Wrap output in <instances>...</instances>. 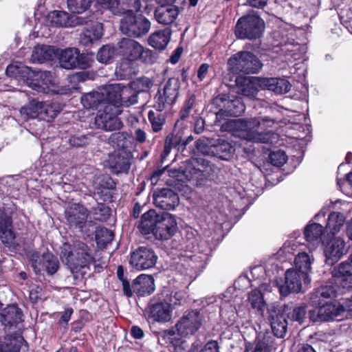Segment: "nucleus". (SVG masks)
<instances>
[{"label":"nucleus","instance_id":"6e6d98bb","mask_svg":"<svg viewBox=\"0 0 352 352\" xmlns=\"http://www.w3.org/2000/svg\"><path fill=\"white\" fill-rule=\"evenodd\" d=\"M233 148L229 143L223 142L216 146H212L211 153L218 155L220 157L226 158L232 152Z\"/></svg>","mask_w":352,"mask_h":352},{"label":"nucleus","instance_id":"423d86ee","mask_svg":"<svg viewBox=\"0 0 352 352\" xmlns=\"http://www.w3.org/2000/svg\"><path fill=\"white\" fill-rule=\"evenodd\" d=\"M265 23L258 15L249 14L241 17L235 27V35L240 39L254 40L263 34Z\"/></svg>","mask_w":352,"mask_h":352},{"label":"nucleus","instance_id":"bb28decb","mask_svg":"<svg viewBox=\"0 0 352 352\" xmlns=\"http://www.w3.org/2000/svg\"><path fill=\"white\" fill-rule=\"evenodd\" d=\"M15 239V233L12 228L11 216L0 210V240L6 245H10Z\"/></svg>","mask_w":352,"mask_h":352},{"label":"nucleus","instance_id":"bf43d9fd","mask_svg":"<svg viewBox=\"0 0 352 352\" xmlns=\"http://www.w3.org/2000/svg\"><path fill=\"white\" fill-rule=\"evenodd\" d=\"M306 307L300 306L293 309L292 312L288 314V317L292 320L298 321L302 323L305 318Z\"/></svg>","mask_w":352,"mask_h":352},{"label":"nucleus","instance_id":"9d476101","mask_svg":"<svg viewBox=\"0 0 352 352\" xmlns=\"http://www.w3.org/2000/svg\"><path fill=\"white\" fill-rule=\"evenodd\" d=\"M121 113L119 108L111 104L104 105L103 110H99L95 118V124L98 129L105 131L119 130L122 123L118 116Z\"/></svg>","mask_w":352,"mask_h":352},{"label":"nucleus","instance_id":"a878e982","mask_svg":"<svg viewBox=\"0 0 352 352\" xmlns=\"http://www.w3.org/2000/svg\"><path fill=\"white\" fill-rule=\"evenodd\" d=\"M269 320L274 334L278 338H283L288 325L286 316L280 310L272 308L269 310Z\"/></svg>","mask_w":352,"mask_h":352},{"label":"nucleus","instance_id":"b1692460","mask_svg":"<svg viewBox=\"0 0 352 352\" xmlns=\"http://www.w3.org/2000/svg\"><path fill=\"white\" fill-rule=\"evenodd\" d=\"M131 153L124 149L113 153L109 160L111 169L116 174L128 172L131 166Z\"/></svg>","mask_w":352,"mask_h":352},{"label":"nucleus","instance_id":"37998d69","mask_svg":"<svg viewBox=\"0 0 352 352\" xmlns=\"http://www.w3.org/2000/svg\"><path fill=\"white\" fill-rule=\"evenodd\" d=\"M241 80L242 82L241 84L239 85V80H236V83L238 85L237 93L249 98H256L257 96L258 89L256 87V85L257 83L255 82V80L248 78H243Z\"/></svg>","mask_w":352,"mask_h":352},{"label":"nucleus","instance_id":"c03bdc74","mask_svg":"<svg viewBox=\"0 0 352 352\" xmlns=\"http://www.w3.org/2000/svg\"><path fill=\"white\" fill-rule=\"evenodd\" d=\"M121 84L111 85L107 89L106 97L104 96L105 104L115 105L117 108L121 106V91L122 90Z\"/></svg>","mask_w":352,"mask_h":352},{"label":"nucleus","instance_id":"c9c22d12","mask_svg":"<svg viewBox=\"0 0 352 352\" xmlns=\"http://www.w3.org/2000/svg\"><path fill=\"white\" fill-rule=\"evenodd\" d=\"M274 349V338L269 333H260L255 341L252 350L245 352H272Z\"/></svg>","mask_w":352,"mask_h":352},{"label":"nucleus","instance_id":"052dcab7","mask_svg":"<svg viewBox=\"0 0 352 352\" xmlns=\"http://www.w3.org/2000/svg\"><path fill=\"white\" fill-rule=\"evenodd\" d=\"M185 294L182 291H173L169 294L167 300L170 307L181 305L184 300Z\"/></svg>","mask_w":352,"mask_h":352},{"label":"nucleus","instance_id":"5fc2aeb1","mask_svg":"<svg viewBox=\"0 0 352 352\" xmlns=\"http://www.w3.org/2000/svg\"><path fill=\"white\" fill-rule=\"evenodd\" d=\"M114 54V49L109 45H105L102 47L98 51L97 60L102 63H108L112 59Z\"/></svg>","mask_w":352,"mask_h":352},{"label":"nucleus","instance_id":"a19ab883","mask_svg":"<svg viewBox=\"0 0 352 352\" xmlns=\"http://www.w3.org/2000/svg\"><path fill=\"white\" fill-rule=\"evenodd\" d=\"M102 34V24L96 23L83 31L80 35V42L85 45H88L94 41L100 39Z\"/></svg>","mask_w":352,"mask_h":352},{"label":"nucleus","instance_id":"f3484780","mask_svg":"<svg viewBox=\"0 0 352 352\" xmlns=\"http://www.w3.org/2000/svg\"><path fill=\"white\" fill-rule=\"evenodd\" d=\"M213 103L220 107L217 113V117L224 113L231 116H238L245 111V106L238 98L231 100L226 95H219L214 99Z\"/></svg>","mask_w":352,"mask_h":352},{"label":"nucleus","instance_id":"dca6fc26","mask_svg":"<svg viewBox=\"0 0 352 352\" xmlns=\"http://www.w3.org/2000/svg\"><path fill=\"white\" fill-rule=\"evenodd\" d=\"M201 324V317L198 311H192L184 315L175 324L178 336L187 337L197 331Z\"/></svg>","mask_w":352,"mask_h":352},{"label":"nucleus","instance_id":"338daca9","mask_svg":"<svg viewBox=\"0 0 352 352\" xmlns=\"http://www.w3.org/2000/svg\"><path fill=\"white\" fill-rule=\"evenodd\" d=\"M130 60H125L123 62H122L118 67H117L116 70L120 72H124V75L126 76L131 73V69H130Z\"/></svg>","mask_w":352,"mask_h":352},{"label":"nucleus","instance_id":"5701e85b","mask_svg":"<svg viewBox=\"0 0 352 352\" xmlns=\"http://www.w3.org/2000/svg\"><path fill=\"white\" fill-rule=\"evenodd\" d=\"M118 46L119 53L131 61L140 58L144 52L143 47L139 43L127 38L121 39Z\"/></svg>","mask_w":352,"mask_h":352},{"label":"nucleus","instance_id":"13d9d810","mask_svg":"<svg viewBox=\"0 0 352 352\" xmlns=\"http://www.w3.org/2000/svg\"><path fill=\"white\" fill-rule=\"evenodd\" d=\"M115 182L109 176L102 177L98 184V193L107 195L109 190L115 188Z\"/></svg>","mask_w":352,"mask_h":352},{"label":"nucleus","instance_id":"20e7f679","mask_svg":"<svg viewBox=\"0 0 352 352\" xmlns=\"http://www.w3.org/2000/svg\"><path fill=\"white\" fill-rule=\"evenodd\" d=\"M60 110L58 104L56 102H42L34 99L23 106L20 109L19 113L21 118L25 121L37 118L50 122L56 116Z\"/></svg>","mask_w":352,"mask_h":352},{"label":"nucleus","instance_id":"412c9836","mask_svg":"<svg viewBox=\"0 0 352 352\" xmlns=\"http://www.w3.org/2000/svg\"><path fill=\"white\" fill-rule=\"evenodd\" d=\"M322 245L327 261L329 264L337 262L347 252L345 241L340 237L334 238L327 243L322 241Z\"/></svg>","mask_w":352,"mask_h":352},{"label":"nucleus","instance_id":"473e14b6","mask_svg":"<svg viewBox=\"0 0 352 352\" xmlns=\"http://www.w3.org/2000/svg\"><path fill=\"white\" fill-rule=\"evenodd\" d=\"M161 214H159L154 210H150L145 212L141 217L139 224V229L144 234L153 233L159 221Z\"/></svg>","mask_w":352,"mask_h":352},{"label":"nucleus","instance_id":"f704fd0d","mask_svg":"<svg viewBox=\"0 0 352 352\" xmlns=\"http://www.w3.org/2000/svg\"><path fill=\"white\" fill-rule=\"evenodd\" d=\"M58 50L50 45H41L34 47L32 60L34 63H43L53 60L57 55Z\"/></svg>","mask_w":352,"mask_h":352},{"label":"nucleus","instance_id":"393cba45","mask_svg":"<svg viewBox=\"0 0 352 352\" xmlns=\"http://www.w3.org/2000/svg\"><path fill=\"white\" fill-rule=\"evenodd\" d=\"M172 307L168 302H158L148 308V318L155 322L164 323L172 318Z\"/></svg>","mask_w":352,"mask_h":352},{"label":"nucleus","instance_id":"58836bf2","mask_svg":"<svg viewBox=\"0 0 352 352\" xmlns=\"http://www.w3.org/2000/svg\"><path fill=\"white\" fill-rule=\"evenodd\" d=\"M23 342L22 336H7L0 339V352H19Z\"/></svg>","mask_w":352,"mask_h":352},{"label":"nucleus","instance_id":"c85d7f7f","mask_svg":"<svg viewBox=\"0 0 352 352\" xmlns=\"http://www.w3.org/2000/svg\"><path fill=\"white\" fill-rule=\"evenodd\" d=\"M133 289L138 296L150 295L155 290L154 279L152 276L141 274L133 283Z\"/></svg>","mask_w":352,"mask_h":352},{"label":"nucleus","instance_id":"e2e57ef3","mask_svg":"<svg viewBox=\"0 0 352 352\" xmlns=\"http://www.w3.org/2000/svg\"><path fill=\"white\" fill-rule=\"evenodd\" d=\"M199 352H219L218 343L216 341L208 342Z\"/></svg>","mask_w":352,"mask_h":352},{"label":"nucleus","instance_id":"39448f33","mask_svg":"<svg viewBox=\"0 0 352 352\" xmlns=\"http://www.w3.org/2000/svg\"><path fill=\"white\" fill-rule=\"evenodd\" d=\"M310 280L309 275L292 268L286 271L284 280H276L273 286L278 288L280 296H287L292 292H303V285H309Z\"/></svg>","mask_w":352,"mask_h":352},{"label":"nucleus","instance_id":"2f4dec72","mask_svg":"<svg viewBox=\"0 0 352 352\" xmlns=\"http://www.w3.org/2000/svg\"><path fill=\"white\" fill-rule=\"evenodd\" d=\"M304 234L309 245H311L312 249H314L321 242L322 243V236L324 234V228L320 223H310L305 228Z\"/></svg>","mask_w":352,"mask_h":352},{"label":"nucleus","instance_id":"f03ea898","mask_svg":"<svg viewBox=\"0 0 352 352\" xmlns=\"http://www.w3.org/2000/svg\"><path fill=\"white\" fill-rule=\"evenodd\" d=\"M273 124L274 120L268 118L261 119L254 117L230 120L222 127L230 131L234 136L248 141L273 144L276 142L278 135L266 130L267 127H272Z\"/></svg>","mask_w":352,"mask_h":352},{"label":"nucleus","instance_id":"680f3d73","mask_svg":"<svg viewBox=\"0 0 352 352\" xmlns=\"http://www.w3.org/2000/svg\"><path fill=\"white\" fill-rule=\"evenodd\" d=\"M89 137L85 135H73L69 138V143L73 146H83L89 142Z\"/></svg>","mask_w":352,"mask_h":352},{"label":"nucleus","instance_id":"a18cd8bd","mask_svg":"<svg viewBox=\"0 0 352 352\" xmlns=\"http://www.w3.org/2000/svg\"><path fill=\"white\" fill-rule=\"evenodd\" d=\"M120 97H121V106L122 107H129L138 102L139 96L129 85L122 86Z\"/></svg>","mask_w":352,"mask_h":352},{"label":"nucleus","instance_id":"0e129e2a","mask_svg":"<svg viewBox=\"0 0 352 352\" xmlns=\"http://www.w3.org/2000/svg\"><path fill=\"white\" fill-rule=\"evenodd\" d=\"M343 309V318L352 316V297L348 299L344 305H342Z\"/></svg>","mask_w":352,"mask_h":352},{"label":"nucleus","instance_id":"3c124183","mask_svg":"<svg viewBox=\"0 0 352 352\" xmlns=\"http://www.w3.org/2000/svg\"><path fill=\"white\" fill-rule=\"evenodd\" d=\"M96 220L106 221L111 213V209L102 203H98L91 212Z\"/></svg>","mask_w":352,"mask_h":352},{"label":"nucleus","instance_id":"7ed1b4c3","mask_svg":"<svg viewBox=\"0 0 352 352\" xmlns=\"http://www.w3.org/2000/svg\"><path fill=\"white\" fill-rule=\"evenodd\" d=\"M60 257L73 274L78 272L94 259L92 250L80 241H75L72 244L63 243Z\"/></svg>","mask_w":352,"mask_h":352},{"label":"nucleus","instance_id":"9b49d317","mask_svg":"<svg viewBox=\"0 0 352 352\" xmlns=\"http://www.w3.org/2000/svg\"><path fill=\"white\" fill-rule=\"evenodd\" d=\"M59 62L60 66L67 69H86L90 66L89 57L84 54H80L79 50L74 47L62 50Z\"/></svg>","mask_w":352,"mask_h":352},{"label":"nucleus","instance_id":"1a4fd4ad","mask_svg":"<svg viewBox=\"0 0 352 352\" xmlns=\"http://www.w3.org/2000/svg\"><path fill=\"white\" fill-rule=\"evenodd\" d=\"M179 85L178 78L168 79L163 87L158 89L154 98L153 107L158 111H162L167 107L172 105L178 96Z\"/></svg>","mask_w":352,"mask_h":352},{"label":"nucleus","instance_id":"2eb2a0df","mask_svg":"<svg viewBox=\"0 0 352 352\" xmlns=\"http://www.w3.org/2000/svg\"><path fill=\"white\" fill-rule=\"evenodd\" d=\"M88 217L87 210L78 204H72L65 211V218L71 229L82 231Z\"/></svg>","mask_w":352,"mask_h":352},{"label":"nucleus","instance_id":"c756f323","mask_svg":"<svg viewBox=\"0 0 352 352\" xmlns=\"http://www.w3.org/2000/svg\"><path fill=\"white\" fill-rule=\"evenodd\" d=\"M6 73L7 76L27 85V81L30 79V74H32V70L21 63L16 62L7 67Z\"/></svg>","mask_w":352,"mask_h":352},{"label":"nucleus","instance_id":"49530a36","mask_svg":"<svg viewBox=\"0 0 352 352\" xmlns=\"http://www.w3.org/2000/svg\"><path fill=\"white\" fill-rule=\"evenodd\" d=\"M345 291L338 285L335 284L333 280L331 284L322 286L316 292V296L324 298H331L337 294H342Z\"/></svg>","mask_w":352,"mask_h":352},{"label":"nucleus","instance_id":"7c9ffc66","mask_svg":"<svg viewBox=\"0 0 352 352\" xmlns=\"http://www.w3.org/2000/svg\"><path fill=\"white\" fill-rule=\"evenodd\" d=\"M259 84L263 88L273 91L278 94H285L290 90V84L285 79L266 78L261 79Z\"/></svg>","mask_w":352,"mask_h":352},{"label":"nucleus","instance_id":"6e6552de","mask_svg":"<svg viewBox=\"0 0 352 352\" xmlns=\"http://www.w3.org/2000/svg\"><path fill=\"white\" fill-rule=\"evenodd\" d=\"M27 85L38 92L45 94H59L58 79L55 75L47 71H33Z\"/></svg>","mask_w":352,"mask_h":352},{"label":"nucleus","instance_id":"603ef678","mask_svg":"<svg viewBox=\"0 0 352 352\" xmlns=\"http://www.w3.org/2000/svg\"><path fill=\"white\" fill-rule=\"evenodd\" d=\"M93 0H67L68 9L73 13H82L87 10Z\"/></svg>","mask_w":352,"mask_h":352},{"label":"nucleus","instance_id":"6ab92c4d","mask_svg":"<svg viewBox=\"0 0 352 352\" xmlns=\"http://www.w3.org/2000/svg\"><path fill=\"white\" fill-rule=\"evenodd\" d=\"M50 24L56 27H74L86 23V19L65 11L54 10L48 14Z\"/></svg>","mask_w":352,"mask_h":352},{"label":"nucleus","instance_id":"cd10ccee","mask_svg":"<svg viewBox=\"0 0 352 352\" xmlns=\"http://www.w3.org/2000/svg\"><path fill=\"white\" fill-rule=\"evenodd\" d=\"M263 292H272L271 284L263 283L259 289H253L248 294V301L252 307L262 314L265 309L266 303L263 299Z\"/></svg>","mask_w":352,"mask_h":352},{"label":"nucleus","instance_id":"774afa93","mask_svg":"<svg viewBox=\"0 0 352 352\" xmlns=\"http://www.w3.org/2000/svg\"><path fill=\"white\" fill-rule=\"evenodd\" d=\"M122 290L124 294L128 296L131 297L133 295V293L134 292L133 289V287H131L130 285L129 282L126 279L122 281Z\"/></svg>","mask_w":352,"mask_h":352},{"label":"nucleus","instance_id":"de8ad7c7","mask_svg":"<svg viewBox=\"0 0 352 352\" xmlns=\"http://www.w3.org/2000/svg\"><path fill=\"white\" fill-rule=\"evenodd\" d=\"M153 85V81L147 77L138 78L129 84L138 96L142 93L148 92Z\"/></svg>","mask_w":352,"mask_h":352},{"label":"nucleus","instance_id":"864d4df0","mask_svg":"<svg viewBox=\"0 0 352 352\" xmlns=\"http://www.w3.org/2000/svg\"><path fill=\"white\" fill-rule=\"evenodd\" d=\"M161 111H149L148 113V120L151 123L152 128L154 131L157 132L162 129L163 124L164 122V118Z\"/></svg>","mask_w":352,"mask_h":352},{"label":"nucleus","instance_id":"ddd939ff","mask_svg":"<svg viewBox=\"0 0 352 352\" xmlns=\"http://www.w3.org/2000/svg\"><path fill=\"white\" fill-rule=\"evenodd\" d=\"M30 262L36 274L45 271L49 275H53L59 268L58 258L49 252L43 253L41 256L37 252L32 253Z\"/></svg>","mask_w":352,"mask_h":352},{"label":"nucleus","instance_id":"a211bd4d","mask_svg":"<svg viewBox=\"0 0 352 352\" xmlns=\"http://www.w3.org/2000/svg\"><path fill=\"white\" fill-rule=\"evenodd\" d=\"M335 284H338L344 291L352 287V256L349 261L342 262L332 271Z\"/></svg>","mask_w":352,"mask_h":352},{"label":"nucleus","instance_id":"72a5a7b5","mask_svg":"<svg viewBox=\"0 0 352 352\" xmlns=\"http://www.w3.org/2000/svg\"><path fill=\"white\" fill-rule=\"evenodd\" d=\"M170 36L171 30L170 28L157 30L149 36L148 43L152 47L162 50L170 42Z\"/></svg>","mask_w":352,"mask_h":352},{"label":"nucleus","instance_id":"f257e3e1","mask_svg":"<svg viewBox=\"0 0 352 352\" xmlns=\"http://www.w3.org/2000/svg\"><path fill=\"white\" fill-rule=\"evenodd\" d=\"M96 1L102 8L109 10L113 14H124L120 21V30L123 34L138 38L149 31L150 21L141 14H134L140 10V0Z\"/></svg>","mask_w":352,"mask_h":352},{"label":"nucleus","instance_id":"f8f14e48","mask_svg":"<svg viewBox=\"0 0 352 352\" xmlns=\"http://www.w3.org/2000/svg\"><path fill=\"white\" fill-rule=\"evenodd\" d=\"M309 318L313 322L329 321L335 318H343L342 304L329 302L309 311Z\"/></svg>","mask_w":352,"mask_h":352},{"label":"nucleus","instance_id":"79ce46f5","mask_svg":"<svg viewBox=\"0 0 352 352\" xmlns=\"http://www.w3.org/2000/svg\"><path fill=\"white\" fill-rule=\"evenodd\" d=\"M345 217L341 212H331L328 217L326 230L332 235L338 233L343 226Z\"/></svg>","mask_w":352,"mask_h":352},{"label":"nucleus","instance_id":"aec40b11","mask_svg":"<svg viewBox=\"0 0 352 352\" xmlns=\"http://www.w3.org/2000/svg\"><path fill=\"white\" fill-rule=\"evenodd\" d=\"M153 232L156 239L167 240L176 232L177 226L175 217L169 213H163Z\"/></svg>","mask_w":352,"mask_h":352},{"label":"nucleus","instance_id":"4468645a","mask_svg":"<svg viewBox=\"0 0 352 352\" xmlns=\"http://www.w3.org/2000/svg\"><path fill=\"white\" fill-rule=\"evenodd\" d=\"M157 256L148 248L140 247L131 254L130 265L137 270H144L155 266Z\"/></svg>","mask_w":352,"mask_h":352},{"label":"nucleus","instance_id":"8fccbe9b","mask_svg":"<svg viewBox=\"0 0 352 352\" xmlns=\"http://www.w3.org/2000/svg\"><path fill=\"white\" fill-rule=\"evenodd\" d=\"M113 239V233L104 228H101L96 231V241L100 248H104L110 243Z\"/></svg>","mask_w":352,"mask_h":352},{"label":"nucleus","instance_id":"0eeeda50","mask_svg":"<svg viewBox=\"0 0 352 352\" xmlns=\"http://www.w3.org/2000/svg\"><path fill=\"white\" fill-rule=\"evenodd\" d=\"M232 72L246 74L257 73L262 67L258 58L252 52L241 51L231 56L228 63Z\"/></svg>","mask_w":352,"mask_h":352},{"label":"nucleus","instance_id":"09e8293b","mask_svg":"<svg viewBox=\"0 0 352 352\" xmlns=\"http://www.w3.org/2000/svg\"><path fill=\"white\" fill-rule=\"evenodd\" d=\"M109 140L116 144L118 148H128L132 142V138L126 132L115 133L111 135Z\"/></svg>","mask_w":352,"mask_h":352},{"label":"nucleus","instance_id":"ea45409f","mask_svg":"<svg viewBox=\"0 0 352 352\" xmlns=\"http://www.w3.org/2000/svg\"><path fill=\"white\" fill-rule=\"evenodd\" d=\"M81 102L87 109H97L99 107L104 108L106 104L104 95L99 92H91L84 95L81 98Z\"/></svg>","mask_w":352,"mask_h":352},{"label":"nucleus","instance_id":"4be33fe9","mask_svg":"<svg viewBox=\"0 0 352 352\" xmlns=\"http://www.w3.org/2000/svg\"><path fill=\"white\" fill-rule=\"evenodd\" d=\"M153 202L163 210H173L179 202L178 195L172 190L163 188L153 193Z\"/></svg>","mask_w":352,"mask_h":352},{"label":"nucleus","instance_id":"4c0bfd02","mask_svg":"<svg viewBox=\"0 0 352 352\" xmlns=\"http://www.w3.org/2000/svg\"><path fill=\"white\" fill-rule=\"evenodd\" d=\"M314 261L312 254L302 252L298 254L294 259V270L309 276L311 272V264Z\"/></svg>","mask_w":352,"mask_h":352},{"label":"nucleus","instance_id":"e433bc0d","mask_svg":"<svg viewBox=\"0 0 352 352\" xmlns=\"http://www.w3.org/2000/svg\"><path fill=\"white\" fill-rule=\"evenodd\" d=\"M1 321L5 326H11L22 320V312L14 305H9L1 314Z\"/></svg>","mask_w":352,"mask_h":352},{"label":"nucleus","instance_id":"69168bd1","mask_svg":"<svg viewBox=\"0 0 352 352\" xmlns=\"http://www.w3.org/2000/svg\"><path fill=\"white\" fill-rule=\"evenodd\" d=\"M209 67L210 65L207 63H203L200 65L197 71V76L201 81L206 78L208 72Z\"/></svg>","mask_w":352,"mask_h":352},{"label":"nucleus","instance_id":"4d7b16f0","mask_svg":"<svg viewBox=\"0 0 352 352\" xmlns=\"http://www.w3.org/2000/svg\"><path fill=\"white\" fill-rule=\"evenodd\" d=\"M269 158L271 164L275 166H283L287 160L285 153L280 150L271 153Z\"/></svg>","mask_w":352,"mask_h":352}]
</instances>
